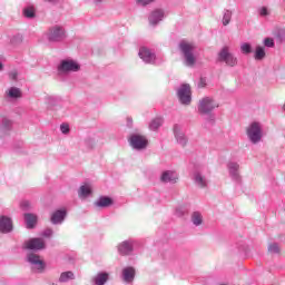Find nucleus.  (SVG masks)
<instances>
[{
  "instance_id": "nucleus-13",
  "label": "nucleus",
  "mask_w": 285,
  "mask_h": 285,
  "mask_svg": "<svg viewBox=\"0 0 285 285\" xmlns=\"http://www.w3.org/2000/svg\"><path fill=\"white\" fill-rule=\"evenodd\" d=\"M27 262L31 265L32 271H38L41 273L46 268V264H43V261H41V257L37 254H28Z\"/></svg>"
},
{
  "instance_id": "nucleus-22",
  "label": "nucleus",
  "mask_w": 285,
  "mask_h": 285,
  "mask_svg": "<svg viewBox=\"0 0 285 285\" xmlns=\"http://www.w3.org/2000/svg\"><path fill=\"white\" fill-rule=\"evenodd\" d=\"M122 281L126 284H132V282L135 281V268L134 267L122 268Z\"/></svg>"
},
{
  "instance_id": "nucleus-29",
  "label": "nucleus",
  "mask_w": 285,
  "mask_h": 285,
  "mask_svg": "<svg viewBox=\"0 0 285 285\" xmlns=\"http://www.w3.org/2000/svg\"><path fill=\"white\" fill-rule=\"evenodd\" d=\"M164 125V119L160 117L154 118L150 122H149V130H159V128H161V126Z\"/></svg>"
},
{
  "instance_id": "nucleus-46",
  "label": "nucleus",
  "mask_w": 285,
  "mask_h": 285,
  "mask_svg": "<svg viewBox=\"0 0 285 285\" xmlns=\"http://www.w3.org/2000/svg\"><path fill=\"white\" fill-rule=\"evenodd\" d=\"M21 208H23L24 210H27V208H30V202H28V200L22 202Z\"/></svg>"
},
{
  "instance_id": "nucleus-28",
  "label": "nucleus",
  "mask_w": 285,
  "mask_h": 285,
  "mask_svg": "<svg viewBox=\"0 0 285 285\" xmlns=\"http://www.w3.org/2000/svg\"><path fill=\"white\" fill-rule=\"evenodd\" d=\"M191 224L194 226H202L204 224V215L200 212H194L191 214Z\"/></svg>"
},
{
  "instance_id": "nucleus-49",
  "label": "nucleus",
  "mask_w": 285,
  "mask_h": 285,
  "mask_svg": "<svg viewBox=\"0 0 285 285\" xmlns=\"http://www.w3.org/2000/svg\"><path fill=\"white\" fill-rule=\"evenodd\" d=\"M1 70H3V62H1V60H0V72H1Z\"/></svg>"
},
{
  "instance_id": "nucleus-20",
  "label": "nucleus",
  "mask_w": 285,
  "mask_h": 285,
  "mask_svg": "<svg viewBox=\"0 0 285 285\" xmlns=\"http://www.w3.org/2000/svg\"><path fill=\"white\" fill-rule=\"evenodd\" d=\"M66 215L67 212L66 209H58L56 212L52 213L51 215V224H53L55 226L59 225V224H63L65 219H66Z\"/></svg>"
},
{
  "instance_id": "nucleus-18",
  "label": "nucleus",
  "mask_w": 285,
  "mask_h": 285,
  "mask_svg": "<svg viewBox=\"0 0 285 285\" xmlns=\"http://www.w3.org/2000/svg\"><path fill=\"white\" fill-rule=\"evenodd\" d=\"M177 179H179V175L173 170H165L160 176V181H163V184H177Z\"/></svg>"
},
{
  "instance_id": "nucleus-9",
  "label": "nucleus",
  "mask_w": 285,
  "mask_h": 285,
  "mask_svg": "<svg viewBox=\"0 0 285 285\" xmlns=\"http://www.w3.org/2000/svg\"><path fill=\"white\" fill-rule=\"evenodd\" d=\"M138 57L141 59V61H144V63H148L150 66H154V63L157 61V55L148 47H140Z\"/></svg>"
},
{
  "instance_id": "nucleus-42",
  "label": "nucleus",
  "mask_w": 285,
  "mask_h": 285,
  "mask_svg": "<svg viewBox=\"0 0 285 285\" xmlns=\"http://www.w3.org/2000/svg\"><path fill=\"white\" fill-rule=\"evenodd\" d=\"M176 215L177 217H184V215H186V209H184V207H177Z\"/></svg>"
},
{
  "instance_id": "nucleus-4",
  "label": "nucleus",
  "mask_w": 285,
  "mask_h": 285,
  "mask_svg": "<svg viewBox=\"0 0 285 285\" xmlns=\"http://www.w3.org/2000/svg\"><path fill=\"white\" fill-rule=\"evenodd\" d=\"M81 65L72 58L62 59L58 66V71L67 75L68 72H79Z\"/></svg>"
},
{
  "instance_id": "nucleus-19",
  "label": "nucleus",
  "mask_w": 285,
  "mask_h": 285,
  "mask_svg": "<svg viewBox=\"0 0 285 285\" xmlns=\"http://www.w3.org/2000/svg\"><path fill=\"white\" fill-rule=\"evenodd\" d=\"M115 204V200H112L111 197L108 196H100L98 199L94 203L95 208H110Z\"/></svg>"
},
{
  "instance_id": "nucleus-17",
  "label": "nucleus",
  "mask_w": 285,
  "mask_h": 285,
  "mask_svg": "<svg viewBox=\"0 0 285 285\" xmlns=\"http://www.w3.org/2000/svg\"><path fill=\"white\" fill-rule=\"evenodd\" d=\"M227 169H228L229 176L234 181H242V175L239 174V163L229 161L227 164Z\"/></svg>"
},
{
  "instance_id": "nucleus-30",
  "label": "nucleus",
  "mask_w": 285,
  "mask_h": 285,
  "mask_svg": "<svg viewBox=\"0 0 285 285\" xmlns=\"http://www.w3.org/2000/svg\"><path fill=\"white\" fill-rule=\"evenodd\" d=\"M24 222L27 224V228H32L33 226H37V215L24 214Z\"/></svg>"
},
{
  "instance_id": "nucleus-15",
  "label": "nucleus",
  "mask_w": 285,
  "mask_h": 285,
  "mask_svg": "<svg viewBox=\"0 0 285 285\" xmlns=\"http://www.w3.org/2000/svg\"><path fill=\"white\" fill-rule=\"evenodd\" d=\"M12 130V120L6 114H0V137H6Z\"/></svg>"
},
{
  "instance_id": "nucleus-12",
  "label": "nucleus",
  "mask_w": 285,
  "mask_h": 285,
  "mask_svg": "<svg viewBox=\"0 0 285 285\" xmlns=\"http://www.w3.org/2000/svg\"><path fill=\"white\" fill-rule=\"evenodd\" d=\"M22 248L27 250H43L46 248V242L42 238H31L24 242Z\"/></svg>"
},
{
  "instance_id": "nucleus-44",
  "label": "nucleus",
  "mask_w": 285,
  "mask_h": 285,
  "mask_svg": "<svg viewBox=\"0 0 285 285\" xmlns=\"http://www.w3.org/2000/svg\"><path fill=\"white\" fill-rule=\"evenodd\" d=\"M52 234L53 232L51 228L45 229L42 233L43 237H52Z\"/></svg>"
},
{
  "instance_id": "nucleus-43",
  "label": "nucleus",
  "mask_w": 285,
  "mask_h": 285,
  "mask_svg": "<svg viewBox=\"0 0 285 285\" xmlns=\"http://www.w3.org/2000/svg\"><path fill=\"white\" fill-rule=\"evenodd\" d=\"M153 1L155 0H137V3H139V6H148L153 3Z\"/></svg>"
},
{
  "instance_id": "nucleus-34",
  "label": "nucleus",
  "mask_w": 285,
  "mask_h": 285,
  "mask_svg": "<svg viewBox=\"0 0 285 285\" xmlns=\"http://www.w3.org/2000/svg\"><path fill=\"white\" fill-rule=\"evenodd\" d=\"M240 51L243 55H250V52H253V46L248 42H244L240 45Z\"/></svg>"
},
{
  "instance_id": "nucleus-23",
  "label": "nucleus",
  "mask_w": 285,
  "mask_h": 285,
  "mask_svg": "<svg viewBox=\"0 0 285 285\" xmlns=\"http://www.w3.org/2000/svg\"><path fill=\"white\" fill-rule=\"evenodd\" d=\"M48 37H66V28L56 24L48 30Z\"/></svg>"
},
{
  "instance_id": "nucleus-35",
  "label": "nucleus",
  "mask_w": 285,
  "mask_h": 285,
  "mask_svg": "<svg viewBox=\"0 0 285 285\" xmlns=\"http://www.w3.org/2000/svg\"><path fill=\"white\" fill-rule=\"evenodd\" d=\"M23 14L27 19H35V9L32 7L26 8Z\"/></svg>"
},
{
  "instance_id": "nucleus-52",
  "label": "nucleus",
  "mask_w": 285,
  "mask_h": 285,
  "mask_svg": "<svg viewBox=\"0 0 285 285\" xmlns=\"http://www.w3.org/2000/svg\"><path fill=\"white\" fill-rule=\"evenodd\" d=\"M50 285H58V284H56V283H51Z\"/></svg>"
},
{
  "instance_id": "nucleus-50",
  "label": "nucleus",
  "mask_w": 285,
  "mask_h": 285,
  "mask_svg": "<svg viewBox=\"0 0 285 285\" xmlns=\"http://www.w3.org/2000/svg\"><path fill=\"white\" fill-rule=\"evenodd\" d=\"M55 100V98H52V97H47V101H53Z\"/></svg>"
},
{
  "instance_id": "nucleus-21",
  "label": "nucleus",
  "mask_w": 285,
  "mask_h": 285,
  "mask_svg": "<svg viewBox=\"0 0 285 285\" xmlns=\"http://www.w3.org/2000/svg\"><path fill=\"white\" fill-rule=\"evenodd\" d=\"M0 233H12V219L8 216H0Z\"/></svg>"
},
{
  "instance_id": "nucleus-16",
  "label": "nucleus",
  "mask_w": 285,
  "mask_h": 285,
  "mask_svg": "<svg viewBox=\"0 0 285 285\" xmlns=\"http://www.w3.org/2000/svg\"><path fill=\"white\" fill-rule=\"evenodd\" d=\"M110 279V274L108 272H99L94 275L90 279L91 285H106Z\"/></svg>"
},
{
  "instance_id": "nucleus-37",
  "label": "nucleus",
  "mask_w": 285,
  "mask_h": 285,
  "mask_svg": "<svg viewBox=\"0 0 285 285\" xmlns=\"http://www.w3.org/2000/svg\"><path fill=\"white\" fill-rule=\"evenodd\" d=\"M263 43L265 48H275V40L273 38H265Z\"/></svg>"
},
{
  "instance_id": "nucleus-3",
  "label": "nucleus",
  "mask_w": 285,
  "mask_h": 285,
  "mask_svg": "<svg viewBox=\"0 0 285 285\" xmlns=\"http://www.w3.org/2000/svg\"><path fill=\"white\" fill-rule=\"evenodd\" d=\"M246 135L250 144L257 145L264 137V126L259 121H253L247 126Z\"/></svg>"
},
{
  "instance_id": "nucleus-11",
  "label": "nucleus",
  "mask_w": 285,
  "mask_h": 285,
  "mask_svg": "<svg viewBox=\"0 0 285 285\" xmlns=\"http://www.w3.org/2000/svg\"><path fill=\"white\" fill-rule=\"evenodd\" d=\"M136 244H137V240H135L132 238L122 240L117 246L119 255H124V256L132 255Z\"/></svg>"
},
{
  "instance_id": "nucleus-10",
  "label": "nucleus",
  "mask_w": 285,
  "mask_h": 285,
  "mask_svg": "<svg viewBox=\"0 0 285 285\" xmlns=\"http://www.w3.org/2000/svg\"><path fill=\"white\" fill-rule=\"evenodd\" d=\"M166 17V11L164 9H154L148 16V23L151 28H157L164 18Z\"/></svg>"
},
{
  "instance_id": "nucleus-7",
  "label": "nucleus",
  "mask_w": 285,
  "mask_h": 285,
  "mask_svg": "<svg viewBox=\"0 0 285 285\" xmlns=\"http://www.w3.org/2000/svg\"><path fill=\"white\" fill-rule=\"evenodd\" d=\"M129 144L134 150H146L148 148V138L140 134H131Z\"/></svg>"
},
{
  "instance_id": "nucleus-40",
  "label": "nucleus",
  "mask_w": 285,
  "mask_h": 285,
  "mask_svg": "<svg viewBox=\"0 0 285 285\" xmlns=\"http://www.w3.org/2000/svg\"><path fill=\"white\" fill-rule=\"evenodd\" d=\"M258 14H259L261 17H268V14H269L268 8H266V7L259 8V9H258Z\"/></svg>"
},
{
  "instance_id": "nucleus-6",
  "label": "nucleus",
  "mask_w": 285,
  "mask_h": 285,
  "mask_svg": "<svg viewBox=\"0 0 285 285\" xmlns=\"http://www.w3.org/2000/svg\"><path fill=\"white\" fill-rule=\"evenodd\" d=\"M193 181L198 188H208V177H206V167H198L194 170Z\"/></svg>"
},
{
  "instance_id": "nucleus-33",
  "label": "nucleus",
  "mask_w": 285,
  "mask_h": 285,
  "mask_svg": "<svg viewBox=\"0 0 285 285\" xmlns=\"http://www.w3.org/2000/svg\"><path fill=\"white\" fill-rule=\"evenodd\" d=\"M279 252H281L279 244L272 243L268 245V253H271L272 255H279Z\"/></svg>"
},
{
  "instance_id": "nucleus-39",
  "label": "nucleus",
  "mask_w": 285,
  "mask_h": 285,
  "mask_svg": "<svg viewBox=\"0 0 285 285\" xmlns=\"http://www.w3.org/2000/svg\"><path fill=\"white\" fill-rule=\"evenodd\" d=\"M22 41H23V38L13 37V38H11L10 43H12V46H19V43H22Z\"/></svg>"
},
{
  "instance_id": "nucleus-24",
  "label": "nucleus",
  "mask_w": 285,
  "mask_h": 285,
  "mask_svg": "<svg viewBox=\"0 0 285 285\" xmlns=\"http://www.w3.org/2000/svg\"><path fill=\"white\" fill-rule=\"evenodd\" d=\"M91 195H92V187H90V185L85 184L79 187L78 197L80 199H88V197H90Z\"/></svg>"
},
{
  "instance_id": "nucleus-27",
  "label": "nucleus",
  "mask_w": 285,
  "mask_h": 285,
  "mask_svg": "<svg viewBox=\"0 0 285 285\" xmlns=\"http://www.w3.org/2000/svg\"><path fill=\"white\" fill-rule=\"evenodd\" d=\"M59 41H61V38H59V37H42L39 40L40 43H42L43 46H49V47H52L56 43H59Z\"/></svg>"
},
{
  "instance_id": "nucleus-47",
  "label": "nucleus",
  "mask_w": 285,
  "mask_h": 285,
  "mask_svg": "<svg viewBox=\"0 0 285 285\" xmlns=\"http://www.w3.org/2000/svg\"><path fill=\"white\" fill-rule=\"evenodd\" d=\"M95 6H101L105 0H91Z\"/></svg>"
},
{
  "instance_id": "nucleus-51",
  "label": "nucleus",
  "mask_w": 285,
  "mask_h": 285,
  "mask_svg": "<svg viewBox=\"0 0 285 285\" xmlns=\"http://www.w3.org/2000/svg\"><path fill=\"white\" fill-rule=\"evenodd\" d=\"M49 1V3H52V1H55V0H48Z\"/></svg>"
},
{
  "instance_id": "nucleus-45",
  "label": "nucleus",
  "mask_w": 285,
  "mask_h": 285,
  "mask_svg": "<svg viewBox=\"0 0 285 285\" xmlns=\"http://www.w3.org/2000/svg\"><path fill=\"white\" fill-rule=\"evenodd\" d=\"M198 88H206V78H200L199 79Z\"/></svg>"
},
{
  "instance_id": "nucleus-36",
  "label": "nucleus",
  "mask_w": 285,
  "mask_h": 285,
  "mask_svg": "<svg viewBox=\"0 0 285 285\" xmlns=\"http://www.w3.org/2000/svg\"><path fill=\"white\" fill-rule=\"evenodd\" d=\"M273 36L274 37H284L285 36V29L282 28V27L274 28Z\"/></svg>"
},
{
  "instance_id": "nucleus-48",
  "label": "nucleus",
  "mask_w": 285,
  "mask_h": 285,
  "mask_svg": "<svg viewBox=\"0 0 285 285\" xmlns=\"http://www.w3.org/2000/svg\"><path fill=\"white\" fill-rule=\"evenodd\" d=\"M127 126H129V128L132 126V118H127Z\"/></svg>"
},
{
  "instance_id": "nucleus-31",
  "label": "nucleus",
  "mask_w": 285,
  "mask_h": 285,
  "mask_svg": "<svg viewBox=\"0 0 285 285\" xmlns=\"http://www.w3.org/2000/svg\"><path fill=\"white\" fill-rule=\"evenodd\" d=\"M7 96L10 99H19L21 97V89L17 88V87H11L8 89Z\"/></svg>"
},
{
  "instance_id": "nucleus-41",
  "label": "nucleus",
  "mask_w": 285,
  "mask_h": 285,
  "mask_svg": "<svg viewBox=\"0 0 285 285\" xmlns=\"http://www.w3.org/2000/svg\"><path fill=\"white\" fill-rule=\"evenodd\" d=\"M18 77L19 72H17V70L9 72V79H11V81H17Z\"/></svg>"
},
{
  "instance_id": "nucleus-32",
  "label": "nucleus",
  "mask_w": 285,
  "mask_h": 285,
  "mask_svg": "<svg viewBox=\"0 0 285 285\" xmlns=\"http://www.w3.org/2000/svg\"><path fill=\"white\" fill-rule=\"evenodd\" d=\"M230 19H233V11L224 10L222 19L223 26H228V23H230Z\"/></svg>"
},
{
  "instance_id": "nucleus-14",
  "label": "nucleus",
  "mask_w": 285,
  "mask_h": 285,
  "mask_svg": "<svg viewBox=\"0 0 285 285\" xmlns=\"http://www.w3.org/2000/svg\"><path fill=\"white\" fill-rule=\"evenodd\" d=\"M174 136L179 146H181L183 148L187 146L188 137H186V134L184 132V127H181V125H174Z\"/></svg>"
},
{
  "instance_id": "nucleus-2",
  "label": "nucleus",
  "mask_w": 285,
  "mask_h": 285,
  "mask_svg": "<svg viewBox=\"0 0 285 285\" xmlns=\"http://www.w3.org/2000/svg\"><path fill=\"white\" fill-rule=\"evenodd\" d=\"M178 50L180 55H183L185 60V66L193 68L195 63H197V56L195 55V50H197V46L195 43L183 40L178 43Z\"/></svg>"
},
{
  "instance_id": "nucleus-5",
  "label": "nucleus",
  "mask_w": 285,
  "mask_h": 285,
  "mask_svg": "<svg viewBox=\"0 0 285 285\" xmlns=\"http://www.w3.org/2000/svg\"><path fill=\"white\" fill-rule=\"evenodd\" d=\"M218 61L226 63V66H229L230 68H235L237 65V57L230 53V49L225 46L218 52Z\"/></svg>"
},
{
  "instance_id": "nucleus-38",
  "label": "nucleus",
  "mask_w": 285,
  "mask_h": 285,
  "mask_svg": "<svg viewBox=\"0 0 285 285\" xmlns=\"http://www.w3.org/2000/svg\"><path fill=\"white\" fill-rule=\"evenodd\" d=\"M60 131L62 135H68V132H70V126L68 124L60 125Z\"/></svg>"
},
{
  "instance_id": "nucleus-26",
  "label": "nucleus",
  "mask_w": 285,
  "mask_h": 285,
  "mask_svg": "<svg viewBox=\"0 0 285 285\" xmlns=\"http://www.w3.org/2000/svg\"><path fill=\"white\" fill-rule=\"evenodd\" d=\"M75 279V273L71 271L62 272L58 278L59 284H68Z\"/></svg>"
},
{
  "instance_id": "nucleus-1",
  "label": "nucleus",
  "mask_w": 285,
  "mask_h": 285,
  "mask_svg": "<svg viewBox=\"0 0 285 285\" xmlns=\"http://www.w3.org/2000/svg\"><path fill=\"white\" fill-rule=\"evenodd\" d=\"M197 108L200 115L208 117L209 121H215V114L213 112L219 108V102L210 96H205L199 99Z\"/></svg>"
},
{
  "instance_id": "nucleus-25",
  "label": "nucleus",
  "mask_w": 285,
  "mask_h": 285,
  "mask_svg": "<svg viewBox=\"0 0 285 285\" xmlns=\"http://www.w3.org/2000/svg\"><path fill=\"white\" fill-rule=\"evenodd\" d=\"M254 59L255 61H264L266 59V48L262 46H256L254 50Z\"/></svg>"
},
{
  "instance_id": "nucleus-8",
  "label": "nucleus",
  "mask_w": 285,
  "mask_h": 285,
  "mask_svg": "<svg viewBox=\"0 0 285 285\" xmlns=\"http://www.w3.org/2000/svg\"><path fill=\"white\" fill-rule=\"evenodd\" d=\"M178 101L183 106H190L193 101V94L190 91V85H181L177 90Z\"/></svg>"
}]
</instances>
